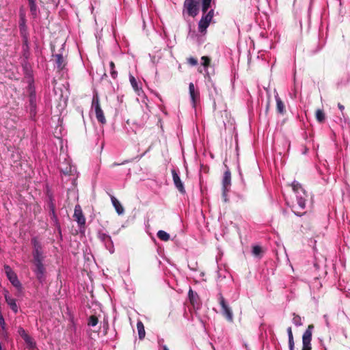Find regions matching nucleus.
Segmentation results:
<instances>
[{
    "mask_svg": "<svg viewBox=\"0 0 350 350\" xmlns=\"http://www.w3.org/2000/svg\"><path fill=\"white\" fill-rule=\"evenodd\" d=\"M36 101V93L34 92H31L29 94V102L31 105H34Z\"/></svg>",
    "mask_w": 350,
    "mask_h": 350,
    "instance_id": "36",
    "label": "nucleus"
},
{
    "mask_svg": "<svg viewBox=\"0 0 350 350\" xmlns=\"http://www.w3.org/2000/svg\"><path fill=\"white\" fill-rule=\"evenodd\" d=\"M61 172L65 175H69L71 173V167H66L65 169L61 167Z\"/></svg>",
    "mask_w": 350,
    "mask_h": 350,
    "instance_id": "40",
    "label": "nucleus"
},
{
    "mask_svg": "<svg viewBox=\"0 0 350 350\" xmlns=\"http://www.w3.org/2000/svg\"><path fill=\"white\" fill-rule=\"evenodd\" d=\"M10 282L16 288H17L18 289H21L22 288L21 283L18 280V277L15 278V279H13V280H10Z\"/></svg>",
    "mask_w": 350,
    "mask_h": 350,
    "instance_id": "33",
    "label": "nucleus"
},
{
    "mask_svg": "<svg viewBox=\"0 0 350 350\" xmlns=\"http://www.w3.org/2000/svg\"><path fill=\"white\" fill-rule=\"evenodd\" d=\"M206 14H208V16H210L212 18H213V16H214V10H213V9L210 10L209 11H208Z\"/></svg>",
    "mask_w": 350,
    "mask_h": 350,
    "instance_id": "44",
    "label": "nucleus"
},
{
    "mask_svg": "<svg viewBox=\"0 0 350 350\" xmlns=\"http://www.w3.org/2000/svg\"><path fill=\"white\" fill-rule=\"evenodd\" d=\"M306 196L304 194L296 195L297 205L302 209H304L306 206Z\"/></svg>",
    "mask_w": 350,
    "mask_h": 350,
    "instance_id": "18",
    "label": "nucleus"
},
{
    "mask_svg": "<svg viewBox=\"0 0 350 350\" xmlns=\"http://www.w3.org/2000/svg\"><path fill=\"white\" fill-rule=\"evenodd\" d=\"M293 315L294 317L293 318V323L297 326L301 325L302 323L301 317L299 315H296L295 314Z\"/></svg>",
    "mask_w": 350,
    "mask_h": 350,
    "instance_id": "34",
    "label": "nucleus"
},
{
    "mask_svg": "<svg viewBox=\"0 0 350 350\" xmlns=\"http://www.w3.org/2000/svg\"><path fill=\"white\" fill-rule=\"evenodd\" d=\"M201 59L202 61V65L205 68H207L211 64V58L208 56H202L201 57Z\"/></svg>",
    "mask_w": 350,
    "mask_h": 350,
    "instance_id": "32",
    "label": "nucleus"
},
{
    "mask_svg": "<svg viewBox=\"0 0 350 350\" xmlns=\"http://www.w3.org/2000/svg\"><path fill=\"white\" fill-rule=\"evenodd\" d=\"M269 105H270V103H269H269H267V111L269 109Z\"/></svg>",
    "mask_w": 350,
    "mask_h": 350,
    "instance_id": "47",
    "label": "nucleus"
},
{
    "mask_svg": "<svg viewBox=\"0 0 350 350\" xmlns=\"http://www.w3.org/2000/svg\"><path fill=\"white\" fill-rule=\"evenodd\" d=\"M262 253V247L259 245H254L252 247V254L255 256H260Z\"/></svg>",
    "mask_w": 350,
    "mask_h": 350,
    "instance_id": "31",
    "label": "nucleus"
},
{
    "mask_svg": "<svg viewBox=\"0 0 350 350\" xmlns=\"http://www.w3.org/2000/svg\"><path fill=\"white\" fill-rule=\"evenodd\" d=\"M47 207L49 211L55 209L53 196L49 192H47Z\"/></svg>",
    "mask_w": 350,
    "mask_h": 350,
    "instance_id": "24",
    "label": "nucleus"
},
{
    "mask_svg": "<svg viewBox=\"0 0 350 350\" xmlns=\"http://www.w3.org/2000/svg\"><path fill=\"white\" fill-rule=\"evenodd\" d=\"M172 174L173 178L174 183L176 187V189L179 191V192L182 194L185 193V189L183 183H182L180 176L177 174L175 170H172Z\"/></svg>",
    "mask_w": 350,
    "mask_h": 350,
    "instance_id": "8",
    "label": "nucleus"
},
{
    "mask_svg": "<svg viewBox=\"0 0 350 350\" xmlns=\"http://www.w3.org/2000/svg\"><path fill=\"white\" fill-rule=\"evenodd\" d=\"M110 67V75L113 79H116L118 77V72L115 69V64L113 62H109Z\"/></svg>",
    "mask_w": 350,
    "mask_h": 350,
    "instance_id": "30",
    "label": "nucleus"
},
{
    "mask_svg": "<svg viewBox=\"0 0 350 350\" xmlns=\"http://www.w3.org/2000/svg\"><path fill=\"white\" fill-rule=\"evenodd\" d=\"M18 333L21 338L25 340V343L30 347H35L36 343L33 341V339L25 332L23 328H20L18 329Z\"/></svg>",
    "mask_w": 350,
    "mask_h": 350,
    "instance_id": "9",
    "label": "nucleus"
},
{
    "mask_svg": "<svg viewBox=\"0 0 350 350\" xmlns=\"http://www.w3.org/2000/svg\"><path fill=\"white\" fill-rule=\"evenodd\" d=\"M289 350H294L295 342L291 327L287 328Z\"/></svg>",
    "mask_w": 350,
    "mask_h": 350,
    "instance_id": "21",
    "label": "nucleus"
},
{
    "mask_svg": "<svg viewBox=\"0 0 350 350\" xmlns=\"http://www.w3.org/2000/svg\"><path fill=\"white\" fill-rule=\"evenodd\" d=\"M338 109L340 110V111H341V113H342V116H343V117H345V116H344V113H343V111H344V109H345V107H344L342 104H340V103H338Z\"/></svg>",
    "mask_w": 350,
    "mask_h": 350,
    "instance_id": "42",
    "label": "nucleus"
},
{
    "mask_svg": "<svg viewBox=\"0 0 350 350\" xmlns=\"http://www.w3.org/2000/svg\"><path fill=\"white\" fill-rule=\"evenodd\" d=\"M4 270L9 281L15 279V278L17 277L15 272L12 269V268L9 265H4Z\"/></svg>",
    "mask_w": 350,
    "mask_h": 350,
    "instance_id": "20",
    "label": "nucleus"
},
{
    "mask_svg": "<svg viewBox=\"0 0 350 350\" xmlns=\"http://www.w3.org/2000/svg\"><path fill=\"white\" fill-rule=\"evenodd\" d=\"M188 296L191 304L193 306H198L199 305V296L198 293L193 291L191 288H190L189 291Z\"/></svg>",
    "mask_w": 350,
    "mask_h": 350,
    "instance_id": "16",
    "label": "nucleus"
},
{
    "mask_svg": "<svg viewBox=\"0 0 350 350\" xmlns=\"http://www.w3.org/2000/svg\"><path fill=\"white\" fill-rule=\"evenodd\" d=\"M163 350H169V349H168V348H167V347L166 345H164L163 347Z\"/></svg>",
    "mask_w": 350,
    "mask_h": 350,
    "instance_id": "45",
    "label": "nucleus"
},
{
    "mask_svg": "<svg viewBox=\"0 0 350 350\" xmlns=\"http://www.w3.org/2000/svg\"><path fill=\"white\" fill-rule=\"evenodd\" d=\"M157 235L161 241H167L170 240V234L164 230H159Z\"/></svg>",
    "mask_w": 350,
    "mask_h": 350,
    "instance_id": "28",
    "label": "nucleus"
},
{
    "mask_svg": "<svg viewBox=\"0 0 350 350\" xmlns=\"http://www.w3.org/2000/svg\"><path fill=\"white\" fill-rule=\"evenodd\" d=\"M137 332H138L139 338L140 340L144 339L145 337V335H146V332H145L144 324L142 321L137 322Z\"/></svg>",
    "mask_w": 350,
    "mask_h": 350,
    "instance_id": "22",
    "label": "nucleus"
},
{
    "mask_svg": "<svg viewBox=\"0 0 350 350\" xmlns=\"http://www.w3.org/2000/svg\"><path fill=\"white\" fill-rule=\"evenodd\" d=\"M100 239L105 242H107V241L111 242V237L106 234H102L100 235Z\"/></svg>",
    "mask_w": 350,
    "mask_h": 350,
    "instance_id": "39",
    "label": "nucleus"
},
{
    "mask_svg": "<svg viewBox=\"0 0 350 350\" xmlns=\"http://www.w3.org/2000/svg\"><path fill=\"white\" fill-rule=\"evenodd\" d=\"M200 0H185L183 11L191 17L196 16L199 13V5Z\"/></svg>",
    "mask_w": 350,
    "mask_h": 350,
    "instance_id": "2",
    "label": "nucleus"
},
{
    "mask_svg": "<svg viewBox=\"0 0 350 350\" xmlns=\"http://www.w3.org/2000/svg\"><path fill=\"white\" fill-rule=\"evenodd\" d=\"M292 187L296 195L304 194L306 196L305 190L298 182H293L292 184Z\"/></svg>",
    "mask_w": 350,
    "mask_h": 350,
    "instance_id": "19",
    "label": "nucleus"
},
{
    "mask_svg": "<svg viewBox=\"0 0 350 350\" xmlns=\"http://www.w3.org/2000/svg\"><path fill=\"white\" fill-rule=\"evenodd\" d=\"M49 216L52 220L57 221V217L55 213V209L49 211Z\"/></svg>",
    "mask_w": 350,
    "mask_h": 350,
    "instance_id": "38",
    "label": "nucleus"
},
{
    "mask_svg": "<svg viewBox=\"0 0 350 350\" xmlns=\"http://www.w3.org/2000/svg\"><path fill=\"white\" fill-rule=\"evenodd\" d=\"M112 204L115 208L118 214L121 215L124 213V210L120 202L113 196L109 194Z\"/></svg>",
    "mask_w": 350,
    "mask_h": 350,
    "instance_id": "15",
    "label": "nucleus"
},
{
    "mask_svg": "<svg viewBox=\"0 0 350 350\" xmlns=\"http://www.w3.org/2000/svg\"><path fill=\"white\" fill-rule=\"evenodd\" d=\"M21 25H24V21H23V23H21Z\"/></svg>",
    "mask_w": 350,
    "mask_h": 350,
    "instance_id": "49",
    "label": "nucleus"
},
{
    "mask_svg": "<svg viewBox=\"0 0 350 350\" xmlns=\"http://www.w3.org/2000/svg\"><path fill=\"white\" fill-rule=\"evenodd\" d=\"M28 3L31 15L33 18H36L38 13V7L36 5V1H28Z\"/></svg>",
    "mask_w": 350,
    "mask_h": 350,
    "instance_id": "27",
    "label": "nucleus"
},
{
    "mask_svg": "<svg viewBox=\"0 0 350 350\" xmlns=\"http://www.w3.org/2000/svg\"><path fill=\"white\" fill-rule=\"evenodd\" d=\"M0 350H3V347H2V346H1V342H0Z\"/></svg>",
    "mask_w": 350,
    "mask_h": 350,
    "instance_id": "48",
    "label": "nucleus"
},
{
    "mask_svg": "<svg viewBox=\"0 0 350 350\" xmlns=\"http://www.w3.org/2000/svg\"><path fill=\"white\" fill-rule=\"evenodd\" d=\"M5 299L6 303L10 306L11 310L16 314L18 311V308L16 302V299L10 297L8 294H5Z\"/></svg>",
    "mask_w": 350,
    "mask_h": 350,
    "instance_id": "12",
    "label": "nucleus"
},
{
    "mask_svg": "<svg viewBox=\"0 0 350 350\" xmlns=\"http://www.w3.org/2000/svg\"><path fill=\"white\" fill-rule=\"evenodd\" d=\"M127 162H128V161H124L122 162L121 163H118L114 162V163H113L111 164V167H116V166H118V165H120L124 164V163H126Z\"/></svg>",
    "mask_w": 350,
    "mask_h": 350,
    "instance_id": "43",
    "label": "nucleus"
},
{
    "mask_svg": "<svg viewBox=\"0 0 350 350\" xmlns=\"http://www.w3.org/2000/svg\"><path fill=\"white\" fill-rule=\"evenodd\" d=\"M98 322V317L95 315H91L88 318V325L89 326L94 327L97 325Z\"/></svg>",
    "mask_w": 350,
    "mask_h": 350,
    "instance_id": "29",
    "label": "nucleus"
},
{
    "mask_svg": "<svg viewBox=\"0 0 350 350\" xmlns=\"http://www.w3.org/2000/svg\"><path fill=\"white\" fill-rule=\"evenodd\" d=\"M275 98L276 101V110L278 113L283 115L286 112L285 105L281 98L279 97L278 94L277 93L275 95Z\"/></svg>",
    "mask_w": 350,
    "mask_h": 350,
    "instance_id": "13",
    "label": "nucleus"
},
{
    "mask_svg": "<svg viewBox=\"0 0 350 350\" xmlns=\"http://www.w3.org/2000/svg\"><path fill=\"white\" fill-rule=\"evenodd\" d=\"M187 62L191 66H196L198 64V59L193 57H189L187 59Z\"/></svg>",
    "mask_w": 350,
    "mask_h": 350,
    "instance_id": "35",
    "label": "nucleus"
},
{
    "mask_svg": "<svg viewBox=\"0 0 350 350\" xmlns=\"http://www.w3.org/2000/svg\"><path fill=\"white\" fill-rule=\"evenodd\" d=\"M314 329V325L310 324L308 326L306 330L304 332L302 336V349L301 350H311V340L312 330Z\"/></svg>",
    "mask_w": 350,
    "mask_h": 350,
    "instance_id": "6",
    "label": "nucleus"
},
{
    "mask_svg": "<svg viewBox=\"0 0 350 350\" xmlns=\"http://www.w3.org/2000/svg\"><path fill=\"white\" fill-rule=\"evenodd\" d=\"M129 81H130L131 86L133 88V90H135V92L139 93V92L142 90V88L139 87L137 80L131 74L129 75Z\"/></svg>",
    "mask_w": 350,
    "mask_h": 350,
    "instance_id": "26",
    "label": "nucleus"
},
{
    "mask_svg": "<svg viewBox=\"0 0 350 350\" xmlns=\"http://www.w3.org/2000/svg\"><path fill=\"white\" fill-rule=\"evenodd\" d=\"M294 213L297 215H301V214L298 212V211H293Z\"/></svg>",
    "mask_w": 350,
    "mask_h": 350,
    "instance_id": "46",
    "label": "nucleus"
},
{
    "mask_svg": "<svg viewBox=\"0 0 350 350\" xmlns=\"http://www.w3.org/2000/svg\"><path fill=\"white\" fill-rule=\"evenodd\" d=\"M31 244L33 245L31 262L44 260L46 256L43 252L42 246L36 237L31 239Z\"/></svg>",
    "mask_w": 350,
    "mask_h": 350,
    "instance_id": "1",
    "label": "nucleus"
},
{
    "mask_svg": "<svg viewBox=\"0 0 350 350\" xmlns=\"http://www.w3.org/2000/svg\"><path fill=\"white\" fill-rule=\"evenodd\" d=\"M212 0H202V14H207L209 8L211 6Z\"/></svg>",
    "mask_w": 350,
    "mask_h": 350,
    "instance_id": "25",
    "label": "nucleus"
},
{
    "mask_svg": "<svg viewBox=\"0 0 350 350\" xmlns=\"http://www.w3.org/2000/svg\"><path fill=\"white\" fill-rule=\"evenodd\" d=\"M92 107L94 108L96 117L98 122L102 124H106L107 121L104 115V112L100 105L99 97L97 94L94 96L92 98Z\"/></svg>",
    "mask_w": 350,
    "mask_h": 350,
    "instance_id": "5",
    "label": "nucleus"
},
{
    "mask_svg": "<svg viewBox=\"0 0 350 350\" xmlns=\"http://www.w3.org/2000/svg\"><path fill=\"white\" fill-rule=\"evenodd\" d=\"M231 185V174L229 170H227L224 174L223 180H222V186L224 193L228 191V188Z\"/></svg>",
    "mask_w": 350,
    "mask_h": 350,
    "instance_id": "11",
    "label": "nucleus"
},
{
    "mask_svg": "<svg viewBox=\"0 0 350 350\" xmlns=\"http://www.w3.org/2000/svg\"><path fill=\"white\" fill-rule=\"evenodd\" d=\"M218 300L219 305L221 307V313L225 319L229 321H233V313L230 308V307L226 303L223 295L221 293H218Z\"/></svg>",
    "mask_w": 350,
    "mask_h": 350,
    "instance_id": "4",
    "label": "nucleus"
},
{
    "mask_svg": "<svg viewBox=\"0 0 350 350\" xmlns=\"http://www.w3.org/2000/svg\"><path fill=\"white\" fill-rule=\"evenodd\" d=\"M315 118L319 123H323L325 120V113L323 110L318 109L315 112Z\"/></svg>",
    "mask_w": 350,
    "mask_h": 350,
    "instance_id": "23",
    "label": "nucleus"
},
{
    "mask_svg": "<svg viewBox=\"0 0 350 350\" xmlns=\"http://www.w3.org/2000/svg\"><path fill=\"white\" fill-rule=\"evenodd\" d=\"M189 94L193 103V106L195 107L196 103L199 100L200 98V92L198 90L195 89L194 84L193 83H190L189 85Z\"/></svg>",
    "mask_w": 350,
    "mask_h": 350,
    "instance_id": "10",
    "label": "nucleus"
},
{
    "mask_svg": "<svg viewBox=\"0 0 350 350\" xmlns=\"http://www.w3.org/2000/svg\"><path fill=\"white\" fill-rule=\"evenodd\" d=\"M0 325L3 329H5V322L4 320V318L3 317L1 310H0Z\"/></svg>",
    "mask_w": 350,
    "mask_h": 350,
    "instance_id": "37",
    "label": "nucleus"
},
{
    "mask_svg": "<svg viewBox=\"0 0 350 350\" xmlns=\"http://www.w3.org/2000/svg\"><path fill=\"white\" fill-rule=\"evenodd\" d=\"M44 260H38L31 262L33 265L32 270L36 275L37 280L39 282L42 283L46 279V267L44 265Z\"/></svg>",
    "mask_w": 350,
    "mask_h": 350,
    "instance_id": "3",
    "label": "nucleus"
},
{
    "mask_svg": "<svg viewBox=\"0 0 350 350\" xmlns=\"http://www.w3.org/2000/svg\"><path fill=\"white\" fill-rule=\"evenodd\" d=\"M73 217L79 226H85L86 220L79 204H77L75 207Z\"/></svg>",
    "mask_w": 350,
    "mask_h": 350,
    "instance_id": "7",
    "label": "nucleus"
},
{
    "mask_svg": "<svg viewBox=\"0 0 350 350\" xmlns=\"http://www.w3.org/2000/svg\"><path fill=\"white\" fill-rule=\"evenodd\" d=\"M210 23L204 20L202 17L198 23V31L201 33L205 34L207 31V28L209 26Z\"/></svg>",
    "mask_w": 350,
    "mask_h": 350,
    "instance_id": "17",
    "label": "nucleus"
},
{
    "mask_svg": "<svg viewBox=\"0 0 350 350\" xmlns=\"http://www.w3.org/2000/svg\"><path fill=\"white\" fill-rule=\"evenodd\" d=\"M55 59L57 68L59 70H62L66 66V61L62 54H55L53 55Z\"/></svg>",
    "mask_w": 350,
    "mask_h": 350,
    "instance_id": "14",
    "label": "nucleus"
},
{
    "mask_svg": "<svg viewBox=\"0 0 350 350\" xmlns=\"http://www.w3.org/2000/svg\"><path fill=\"white\" fill-rule=\"evenodd\" d=\"M202 17L206 20L207 22H208L209 23H211L213 21V18L211 16H208V14H202Z\"/></svg>",
    "mask_w": 350,
    "mask_h": 350,
    "instance_id": "41",
    "label": "nucleus"
}]
</instances>
